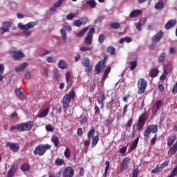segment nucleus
<instances>
[{"label":"nucleus","mask_w":177,"mask_h":177,"mask_svg":"<svg viewBox=\"0 0 177 177\" xmlns=\"http://www.w3.org/2000/svg\"><path fill=\"white\" fill-rule=\"evenodd\" d=\"M146 21H147L146 18H142L139 20L138 23L136 25V28L138 31H142V26H145V24H146Z\"/></svg>","instance_id":"f3484780"},{"label":"nucleus","mask_w":177,"mask_h":177,"mask_svg":"<svg viewBox=\"0 0 177 177\" xmlns=\"http://www.w3.org/2000/svg\"><path fill=\"white\" fill-rule=\"evenodd\" d=\"M147 128L151 132H152V133H156V132L158 131V127H157V124H150L147 127Z\"/></svg>","instance_id":"a878e982"},{"label":"nucleus","mask_w":177,"mask_h":177,"mask_svg":"<svg viewBox=\"0 0 177 177\" xmlns=\"http://www.w3.org/2000/svg\"><path fill=\"white\" fill-rule=\"evenodd\" d=\"M95 88H96V83H95V81H93V82L90 84L89 86L91 92H95Z\"/></svg>","instance_id":"4d7b16f0"},{"label":"nucleus","mask_w":177,"mask_h":177,"mask_svg":"<svg viewBox=\"0 0 177 177\" xmlns=\"http://www.w3.org/2000/svg\"><path fill=\"white\" fill-rule=\"evenodd\" d=\"M28 66V63L24 62L21 64L19 66L15 68L16 73H20V71H23Z\"/></svg>","instance_id":"5701e85b"},{"label":"nucleus","mask_w":177,"mask_h":177,"mask_svg":"<svg viewBox=\"0 0 177 177\" xmlns=\"http://www.w3.org/2000/svg\"><path fill=\"white\" fill-rule=\"evenodd\" d=\"M46 129L47 132H53V131L55 130L53 129V126H52V124H47L46 126Z\"/></svg>","instance_id":"052dcab7"},{"label":"nucleus","mask_w":177,"mask_h":177,"mask_svg":"<svg viewBox=\"0 0 177 177\" xmlns=\"http://www.w3.org/2000/svg\"><path fill=\"white\" fill-rule=\"evenodd\" d=\"M50 147L51 146L49 144H39L35 147L33 153L35 156H39L41 157L45 155L48 150H50Z\"/></svg>","instance_id":"f03ea898"},{"label":"nucleus","mask_w":177,"mask_h":177,"mask_svg":"<svg viewBox=\"0 0 177 177\" xmlns=\"http://www.w3.org/2000/svg\"><path fill=\"white\" fill-rule=\"evenodd\" d=\"M81 23H82V26H85V24H86V23H88V18H86V17H81L80 19Z\"/></svg>","instance_id":"680f3d73"},{"label":"nucleus","mask_w":177,"mask_h":177,"mask_svg":"<svg viewBox=\"0 0 177 177\" xmlns=\"http://www.w3.org/2000/svg\"><path fill=\"white\" fill-rule=\"evenodd\" d=\"M60 34L62 36V39L63 41H67V32L66 31V30L64 28H62L60 30Z\"/></svg>","instance_id":"7c9ffc66"},{"label":"nucleus","mask_w":177,"mask_h":177,"mask_svg":"<svg viewBox=\"0 0 177 177\" xmlns=\"http://www.w3.org/2000/svg\"><path fill=\"white\" fill-rule=\"evenodd\" d=\"M64 164H66V162L64 160V159H62L60 158H57L55 161V165H57L58 167L64 165Z\"/></svg>","instance_id":"c756f323"},{"label":"nucleus","mask_w":177,"mask_h":177,"mask_svg":"<svg viewBox=\"0 0 177 177\" xmlns=\"http://www.w3.org/2000/svg\"><path fill=\"white\" fill-rule=\"evenodd\" d=\"M146 124V113H142L139 116L136 128L138 131H142Z\"/></svg>","instance_id":"423d86ee"},{"label":"nucleus","mask_w":177,"mask_h":177,"mask_svg":"<svg viewBox=\"0 0 177 177\" xmlns=\"http://www.w3.org/2000/svg\"><path fill=\"white\" fill-rule=\"evenodd\" d=\"M21 169L23 172H27L30 169V165L28 163H24L21 165Z\"/></svg>","instance_id":"58836bf2"},{"label":"nucleus","mask_w":177,"mask_h":177,"mask_svg":"<svg viewBox=\"0 0 177 177\" xmlns=\"http://www.w3.org/2000/svg\"><path fill=\"white\" fill-rule=\"evenodd\" d=\"M93 48L89 46H83L80 48L81 52H88L92 50Z\"/></svg>","instance_id":"864d4df0"},{"label":"nucleus","mask_w":177,"mask_h":177,"mask_svg":"<svg viewBox=\"0 0 177 177\" xmlns=\"http://www.w3.org/2000/svg\"><path fill=\"white\" fill-rule=\"evenodd\" d=\"M51 142L54 143V146L55 147H57L59 146V143H60V141L59 140V137L56 136H53L51 138Z\"/></svg>","instance_id":"cd10ccee"},{"label":"nucleus","mask_w":177,"mask_h":177,"mask_svg":"<svg viewBox=\"0 0 177 177\" xmlns=\"http://www.w3.org/2000/svg\"><path fill=\"white\" fill-rule=\"evenodd\" d=\"M3 26L6 28H1L3 32H8L10 27H12V22H3Z\"/></svg>","instance_id":"412c9836"},{"label":"nucleus","mask_w":177,"mask_h":177,"mask_svg":"<svg viewBox=\"0 0 177 177\" xmlns=\"http://www.w3.org/2000/svg\"><path fill=\"white\" fill-rule=\"evenodd\" d=\"M99 142V136H95V137H93V141L91 142L92 147H95L97 145V142Z\"/></svg>","instance_id":"a19ab883"},{"label":"nucleus","mask_w":177,"mask_h":177,"mask_svg":"<svg viewBox=\"0 0 177 177\" xmlns=\"http://www.w3.org/2000/svg\"><path fill=\"white\" fill-rule=\"evenodd\" d=\"M142 15V10H133L131 13H130V17L131 19H133V17H136V16H140Z\"/></svg>","instance_id":"b1692460"},{"label":"nucleus","mask_w":177,"mask_h":177,"mask_svg":"<svg viewBox=\"0 0 177 177\" xmlns=\"http://www.w3.org/2000/svg\"><path fill=\"white\" fill-rule=\"evenodd\" d=\"M10 55L12 56L13 60H20L24 57V53L21 51L11 50Z\"/></svg>","instance_id":"1a4fd4ad"},{"label":"nucleus","mask_w":177,"mask_h":177,"mask_svg":"<svg viewBox=\"0 0 177 177\" xmlns=\"http://www.w3.org/2000/svg\"><path fill=\"white\" fill-rule=\"evenodd\" d=\"M109 27L113 30H118L121 28V24H120L118 22H113L109 24Z\"/></svg>","instance_id":"c85d7f7f"},{"label":"nucleus","mask_w":177,"mask_h":177,"mask_svg":"<svg viewBox=\"0 0 177 177\" xmlns=\"http://www.w3.org/2000/svg\"><path fill=\"white\" fill-rule=\"evenodd\" d=\"M76 15L74 12H71L66 15V20H73L75 17Z\"/></svg>","instance_id":"6e6d98bb"},{"label":"nucleus","mask_w":177,"mask_h":177,"mask_svg":"<svg viewBox=\"0 0 177 177\" xmlns=\"http://www.w3.org/2000/svg\"><path fill=\"white\" fill-rule=\"evenodd\" d=\"M88 30H89V28L88 27L84 28V29H82L78 33L76 34V37H84V35H85V32H86V31H88Z\"/></svg>","instance_id":"2f4dec72"},{"label":"nucleus","mask_w":177,"mask_h":177,"mask_svg":"<svg viewBox=\"0 0 177 177\" xmlns=\"http://www.w3.org/2000/svg\"><path fill=\"white\" fill-rule=\"evenodd\" d=\"M164 0H158V3L155 5V9L157 10H162L164 9Z\"/></svg>","instance_id":"aec40b11"},{"label":"nucleus","mask_w":177,"mask_h":177,"mask_svg":"<svg viewBox=\"0 0 177 177\" xmlns=\"http://www.w3.org/2000/svg\"><path fill=\"white\" fill-rule=\"evenodd\" d=\"M64 0H57V1L54 3V6L55 8H60V6H62V4L63 3V1Z\"/></svg>","instance_id":"0e129e2a"},{"label":"nucleus","mask_w":177,"mask_h":177,"mask_svg":"<svg viewBox=\"0 0 177 177\" xmlns=\"http://www.w3.org/2000/svg\"><path fill=\"white\" fill-rule=\"evenodd\" d=\"M165 57H167V54L165 53H162L158 57L159 63H164V60H165Z\"/></svg>","instance_id":"37998d69"},{"label":"nucleus","mask_w":177,"mask_h":177,"mask_svg":"<svg viewBox=\"0 0 177 177\" xmlns=\"http://www.w3.org/2000/svg\"><path fill=\"white\" fill-rule=\"evenodd\" d=\"M46 62L48 63H55V59L53 57H48L46 59Z\"/></svg>","instance_id":"774afa93"},{"label":"nucleus","mask_w":177,"mask_h":177,"mask_svg":"<svg viewBox=\"0 0 177 177\" xmlns=\"http://www.w3.org/2000/svg\"><path fill=\"white\" fill-rule=\"evenodd\" d=\"M82 64L83 67H85L86 73H91V71H92V68H93V66L91 64V60H89V58L86 57L82 59Z\"/></svg>","instance_id":"6e6552de"},{"label":"nucleus","mask_w":177,"mask_h":177,"mask_svg":"<svg viewBox=\"0 0 177 177\" xmlns=\"http://www.w3.org/2000/svg\"><path fill=\"white\" fill-rule=\"evenodd\" d=\"M87 5H89V6H91V8H93L96 7V1H95V0H90L86 1V3Z\"/></svg>","instance_id":"09e8293b"},{"label":"nucleus","mask_w":177,"mask_h":177,"mask_svg":"<svg viewBox=\"0 0 177 177\" xmlns=\"http://www.w3.org/2000/svg\"><path fill=\"white\" fill-rule=\"evenodd\" d=\"M95 129H91V130H89V131L87 133L88 139H91V138H93V136H95Z\"/></svg>","instance_id":"8fccbe9b"},{"label":"nucleus","mask_w":177,"mask_h":177,"mask_svg":"<svg viewBox=\"0 0 177 177\" xmlns=\"http://www.w3.org/2000/svg\"><path fill=\"white\" fill-rule=\"evenodd\" d=\"M74 169L71 167H66L64 169L62 173V177H73Z\"/></svg>","instance_id":"9d476101"},{"label":"nucleus","mask_w":177,"mask_h":177,"mask_svg":"<svg viewBox=\"0 0 177 177\" xmlns=\"http://www.w3.org/2000/svg\"><path fill=\"white\" fill-rule=\"evenodd\" d=\"M130 161L131 158L129 157H125L123 158L122 162L120 165V168L122 171H126V169H128Z\"/></svg>","instance_id":"4468645a"},{"label":"nucleus","mask_w":177,"mask_h":177,"mask_svg":"<svg viewBox=\"0 0 177 177\" xmlns=\"http://www.w3.org/2000/svg\"><path fill=\"white\" fill-rule=\"evenodd\" d=\"M167 75H168V72L167 71H164L162 75L160 77V81H165Z\"/></svg>","instance_id":"13d9d810"},{"label":"nucleus","mask_w":177,"mask_h":177,"mask_svg":"<svg viewBox=\"0 0 177 177\" xmlns=\"http://www.w3.org/2000/svg\"><path fill=\"white\" fill-rule=\"evenodd\" d=\"M64 157H66V158H70V157H71V151H70V148L66 147L64 152Z\"/></svg>","instance_id":"79ce46f5"},{"label":"nucleus","mask_w":177,"mask_h":177,"mask_svg":"<svg viewBox=\"0 0 177 177\" xmlns=\"http://www.w3.org/2000/svg\"><path fill=\"white\" fill-rule=\"evenodd\" d=\"M158 73H160V71H158V68H153L150 70L149 75H150V77H151V78H156V77H157V75H158Z\"/></svg>","instance_id":"6ab92c4d"},{"label":"nucleus","mask_w":177,"mask_h":177,"mask_svg":"<svg viewBox=\"0 0 177 177\" xmlns=\"http://www.w3.org/2000/svg\"><path fill=\"white\" fill-rule=\"evenodd\" d=\"M15 93L19 99H24V94L19 89L15 90Z\"/></svg>","instance_id":"a18cd8bd"},{"label":"nucleus","mask_w":177,"mask_h":177,"mask_svg":"<svg viewBox=\"0 0 177 177\" xmlns=\"http://www.w3.org/2000/svg\"><path fill=\"white\" fill-rule=\"evenodd\" d=\"M117 95H114L111 96L110 101L106 104V109L108 110H112L113 107L116 106Z\"/></svg>","instance_id":"ddd939ff"},{"label":"nucleus","mask_w":177,"mask_h":177,"mask_svg":"<svg viewBox=\"0 0 177 177\" xmlns=\"http://www.w3.org/2000/svg\"><path fill=\"white\" fill-rule=\"evenodd\" d=\"M71 77V75L70 72H66V75H65V78H66V82H70Z\"/></svg>","instance_id":"338daca9"},{"label":"nucleus","mask_w":177,"mask_h":177,"mask_svg":"<svg viewBox=\"0 0 177 177\" xmlns=\"http://www.w3.org/2000/svg\"><path fill=\"white\" fill-rule=\"evenodd\" d=\"M58 67L62 70H64V68L67 67V64H66V62L63 60H59V62H58Z\"/></svg>","instance_id":"4c0bfd02"},{"label":"nucleus","mask_w":177,"mask_h":177,"mask_svg":"<svg viewBox=\"0 0 177 177\" xmlns=\"http://www.w3.org/2000/svg\"><path fill=\"white\" fill-rule=\"evenodd\" d=\"M104 68H106V56L104 59L100 61L95 66V74H100Z\"/></svg>","instance_id":"0eeeda50"},{"label":"nucleus","mask_w":177,"mask_h":177,"mask_svg":"<svg viewBox=\"0 0 177 177\" xmlns=\"http://www.w3.org/2000/svg\"><path fill=\"white\" fill-rule=\"evenodd\" d=\"M48 114H49V107H47L46 109H44L39 115H38V118H44L45 117H46V115H48Z\"/></svg>","instance_id":"4be33fe9"},{"label":"nucleus","mask_w":177,"mask_h":177,"mask_svg":"<svg viewBox=\"0 0 177 177\" xmlns=\"http://www.w3.org/2000/svg\"><path fill=\"white\" fill-rule=\"evenodd\" d=\"M104 100H106V94L104 92L100 93L97 102L100 104V109H104Z\"/></svg>","instance_id":"f8f14e48"},{"label":"nucleus","mask_w":177,"mask_h":177,"mask_svg":"<svg viewBox=\"0 0 177 177\" xmlns=\"http://www.w3.org/2000/svg\"><path fill=\"white\" fill-rule=\"evenodd\" d=\"M84 42L86 45H88V46H91L93 42V35H87L85 39Z\"/></svg>","instance_id":"a211bd4d"},{"label":"nucleus","mask_w":177,"mask_h":177,"mask_svg":"<svg viewBox=\"0 0 177 177\" xmlns=\"http://www.w3.org/2000/svg\"><path fill=\"white\" fill-rule=\"evenodd\" d=\"M110 71H111V67H108L104 71V75L102 76L103 81H104L109 77V74H110Z\"/></svg>","instance_id":"f704fd0d"},{"label":"nucleus","mask_w":177,"mask_h":177,"mask_svg":"<svg viewBox=\"0 0 177 177\" xmlns=\"http://www.w3.org/2000/svg\"><path fill=\"white\" fill-rule=\"evenodd\" d=\"M73 26H75V27H81V26H82V23L80 19H77L73 21Z\"/></svg>","instance_id":"bf43d9fd"},{"label":"nucleus","mask_w":177,"mask_h":177,"mask_svg":"<svg viewBox=\"0 0 177 177\" xmlns=\"http://www.w3.org/2000/svg\"><path fill=\"white\" fill-rule=\"evenodd\" d=\"M105 165H106V167H105V170H104V177H106V176H107V174H108V172H109V168H110V162L106 161V162H105Z\"/></svg>","instance_id":"c03bdc74"},{"label":"nucleus","mask_w":177,"mask_h":177,"mask_svg":"<svg viewBox=\"0 0 177 177\" xmlns=\"http://www.w3.org/2000/svg\"><path fill=\"white\" fill-rule=\"evenodd\" d=\"M75 91H74V88H71L68 93L66 94L63 97L61 102L62 104L63 108L64 109L65 113L67 112V109L70 107V103H71V100L75 99Z\"/></svg>","instance_id":"f257e3e1"},{"label":"nucleus","mask_w":177,"mask_h":177,"mask_svg":"<svg viewBox=\"0 0 177 177\" xmlns=\"http://www.w3.org/2000/svg\"><path fill=\"white\" fill-rule=\"evenodd\" d=\"M128 149V146H124L120 149L119 151L121 154H125L127 153V150Z\"/></svg>","instance_id":"e2e57ef3"},{"label":"nucleus","mask_w":177,"mask_h":177,"mask_svg":"<svg viewBox=\"0 0 177 177\" xmlns=\"http://www.w3.org/2000/svg\"><path fill=\"white\" fill-rule=\"evenodd\" d=\"M176 19H170L165 24V28L166 30H171V28H173L174 26H176Z\"/></svg>","instance_id":"dca6fc26"},{"label":"nucleus","mask_w":177,"mask_h":177,"mask_svg":"<svg viewBox=\"0 0 177 177\" xmlns=\"http://www.w3.org/2000/svg\"><path fill=\"white\" fill-rule=\"evenodd\" d=\"M106 52L111 56H114L117 54V52L115 51V48H114V46H113L107 47Z\"/></svg>","instance_id":"393cba45"},{"label":"nucleus","mask_w":177,"mask_h":177,"mask_svg":"<svg viewBox=\"0 0 177 177\" xmlns=\"http://www.w3.org/2000/svg\"><path fill=\"white\" fill-rule=\"evenodd\" d=\"M8 177H13L15 176V168L11 167L9 171L7 174Z\"/></svg>","instance_id":"5fc2aeb1"},{"label":"nucleus","mask_w":177,"mask_h":177,"mask_svg":"<svg viewBox=\"0 0 177 177\" xmlns=\"http://www.w3.org/2000/svg\"><path fill=\"white\" fill-rule=\"evenodd\" d=\"M163 35H164V33L162 32V30H160L156 35L153 36L152 42L153 44H157V42H160V41H161V38H162Z\"/></svg>","instance_id":"2eb2a0df"},{"label":"nucleus","mask_w":177,"mask_h":177,"mask_svg":"<svg viewBox=\"0 0 177 177\" xmlns=\"http://www.w3.org/2000/svg\"><path fill=\"white\" fill-rule=\"evenodd\" d=\"M168 165H169V160H165L162 164H160V166L162 167L163 169L164 168H167Z\"/></svg>","instance_id":"69168bd1"},{"label":"nucleus","mask_w":177,"mask_h":177,"mask_svg":"<svg viewBox=\"0 0 177 177\" xmlns=\"http://www.w3.org/2000/svg\"><path fill=\"white\" fill-rule=\"evenodd\" d=\"M35 26V22L32 21L28 22L25 25H24L21 22H19L18 24V28H19V30H22V31L24 32V35H25V37H30V35H31V32L28 31V30H30V28H32Z\"/></svg>","instance_id":"7ed1b4c3"},{"label":"nucleus","mask_w":177,"mask_h":177,"mask_svg":"<svg viewBox=\"0 0 177 177\" xmlns=\"http://www.w3.org/2000/svg\"><path fill=\"white\" fill-rule=\"evenodd\" d=\"M176 140V136H173L169 138V140H167V146L168 147H171L175 143V141Z\"/></svg>","instance_id":"bb28decb"},{"label":"nucleus","mask_w":177,"mask_h":177,"mask_svg":"<svg viewBox=\"0 0 177 177\" xmlns=\"http://www.w3.org/2000/svg\"><path fill=\"white\" fill-rule=\"evenodd\" d=\"M130 64V70L132 71L133 70H135V68H136V67H138V61L135 60V61H131L129 62Z\"/></svg>","instance_id":"e433bc0d"},{"label":"nucleus","mask_w":177,"mask_h":177,"mask_svg":"<svg viewBox=\"0 0 177 177\" xmlns=\"http://www.w3.org/2000/svg\"><path fill=\"white\" fill-rule=\"evenodd\" d=\"M139 143V138H136L131 146V150L133 151L138 147V144Z\"/></svg>","instance_id":"72a5a7b5"},{"label":"nucleus","mask_w":177,"mask_h":177,"mask_svg":"<svg viewBox=\"0 0 177 177\" xmlns=\"http://www.w3.org/2000/svg\"><path fill=\"white\" fill-rule=\"evenodd\" d=\"M105 40H106V36L104 35L101 34L99 35V38H98L99 44H103V42H104Z\"/></svg>","instance_id":"603ef678"},{"label":"nucleus","mask_w":177,"mask_h":177,"mask_svg":"<svg viewBox=\"0 0 177 177\" xmlns=\"http://www.w3.org/2000/svg\"><path fill=\"white\" fill-rule=\"evenodd\" d=\"M150 133H151V131H150V129H149V127H147L145 131H144V132H143L144 137L146 139H149V136Z\"/></svg>","instance_id":"49530a36"},{"label":"nucleus","mask_w":177,"mask_h":177,"mask_svg":"<svg viewBox=\"0 0 177 177\" xmlns=\"http://www.w3.org/2000/svg\"><path fill=\"white\" fill-rule=\"evenodd\" d=\"M164 104V102L162 100H158L156 102V112L158 111L161 107H162V105Z\"/></svg>","instance_id":"de8ad7c7"},{"label":"nucleus","mask_w":177,"mask_h":177,"mask_svg":"<svg viewBox=\"0 0 177 177\" xmlns=\"http://www.w3.org/2000/svg\"><path fill=\"white\" fill-rule=\"evenodd\" d=\"M12 131H21L20 124L11 127L10 129V132H12Z\"/></svg>","instance_id":"3c124183"},{"label":"nucleus","mask_w":177,"mask_h":177,"mask_svg":"<svg viewBox=\"0 0 177 177\" xmlns=\"http://www.w3.org/2000/svg\"><path fill=\"white\" fill-rule=\"evenodd\" d=\"M32 127H34V122L32 121H28L26 122L19 124L21 132L31 131V129H32Z\"/></svg>","instance_id":"39448f33"},{"label":"nucleus","mask_w":177,"mask_h":177,"mask_svg":"<svg viewBox=\"0 0 177 177\" xmlns=\"http://www.w3.org/2000/svg\"><path fill=\"white\" fill-rule=\"evenodd\" d=\"M53 78L54 80H56V81H59V79L60 78V75L59 74V70L54 69L53 70Z\"/></svg>","instance_id":"ea45409f"},{"label":"nucleus","mask_w":177,"mask_h":177,"mask_svg":"<svg viewBox=\"0 0 177 177\" xmlns=\"http://www.w3.org/2000/svg\"><path fill=\"white\" fill-rule=\"evenodd\" d=\"M147 88V81L144 78L139 79L138 82V94L143 95Z\"/></svg>","instance_id":"20e7f679"},{"label":"nucleus","mask_w":177,"mask_h":177,"mask_svg":"<svg viewBox=\"0 0 177 177\" xmlns=\"http://www.w3.org/2000/svg\"><path fill=\"white\" fill-rule=\"evenodd\" d=\"M124 42H127V44H130V42H132V39L129 37H126L124 38H122L119 41V44H124Z\"/></svg>","instance_id":"c9c22d12"},{"label":"nucleus","mask_w":177,"mask_h":177,"mask_svg":"<svg viewBox=\"0 0 177 177\" xmlns=\"http://www.w3.org/2000/svg\"><path fill=\"white\" fill-rule=\"evenodd\" d=\"M6 147H9L10 150L13 151L14 153H17L19 150H20V145L15 142H6Z\"/></svg>","instance_id":"9b49d317"},{"label":"nucleus","mask_w":177,"mask_h":177,"mask_svg":"<svg viewBox=\"0 0 177 177\" xmlns=\"http://www.w3.org/2000/svg\"><path fill=\"white\" fill-rule=\"evenodd\" d=\"M162 169L161 165H158L156 168L151 170V174H158V172H160V171H162Z\"/></svg>","instance_id":"473e14b6"}]
</instances>
